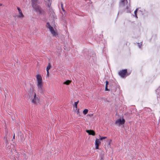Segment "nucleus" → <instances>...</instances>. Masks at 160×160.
Instances as JSON below:
<instances>
[{
	"instance_id": "obj_9",
	"label": "nucleus",
	"mask_w": 160,
	"mask_h": 160,
	"mask_svg": "<svg viewBox=\"0 0 160 160\" xmlns=\"http://www.w3.org/2000/svg\"><path fill=\"white\" fill-rule=\"evenodd\" d=\"M127 72V69H124L123 70H122L121 71H120L119 72V74L120 76L121 77H124L126 73Z\"/></svg>"
},
{
	"instance_id": "obj_23",
	"label": "nucleus",
	"mask_w": 160,
	"mask_h": 160,
	"mask_svg": "<svg viewBox=\"0 0 160 160\" xmlns=\"http://www.w3.org/2000/svg\"><path fill=\"white\" fill-rule=\"evenodd\" d=\"M78 102H79V101H77L76 102H75L74 103H76L77 104H78Z\"/></svg>"
},
{
	"instance_id": "obj_4",
	"label": "nucleus",
	"mask_w": 160,
	"mask_h": 160,
	"mask_svg": "<svg viewBox=\"0 0 160 160\" xmlns=\"http://www.w3.org/2000/svg\"><path fill=\"white\" fill-rule=\"evenodd\" d=\"M99 138H96L95 141V145L96 147V149H99V146L101 143L100 141H102L103 139H106L107 137H101L99 136Z\"/></svg>"
},
{
	"instance_id": "obj_5",
	"label": "nucleus",
	"mask_w": 160,
	"mask_h": 160,
	"mask_svg": "<svg viewBox=\"0 0 160 160\" xmlns=\"http://www.w3.org/2000/svg\"><path fill=\"white\" fill-rule=\"evenodd\" d=\"M18 13L16 15V17L18 19H22L24 16L23 14L21 9L19 7H17Z\"/></svg>"
},
{
	"instance_id": "obj_8",
	"label": "nucleus",
	"mask_w": 160,
	"mask_h": 160,
	"mask_svg": "<svg viewBox=\"0 0 160 160\" xmlns=\"http://www.w3.org/2000/svg\"><path fill=\"white\" fill-rule=\"evenodd\" d=\"M50 17L53 20H54L57 19V16L55 13L53 11H50Z\"/></svg>"
},
{
	"instance_id": "obj_19",
	"label": "nucleus",
	"mask_w": 160,
	"mask_h": 160,
	"mask_svg": "<svg viewBox=\"0 0 160 160\" xmlns=\"http://www.w3.org/2000/svg\"><path fill=\"white\" fill-rule=\"evenodd\" d=\"M74 106L75 107L76 109H77V104L76 103H74Z\"/></svg>"
},
{
	"instance_id": "obj_10",
	"label": "nucleus",
	"mask_w": 160,
	"mask_h": 160,
	"mask_svg": "<svg viewBox=\"0 0 160 160\" xmlns=\"http://www.w3.org/2000/svg\"><path fill=\"white\" fill-rule=\"evenodd\" d=\"M86 132L89 135H92V136L95 135V132L93 130H86Z\"/></svg>"
},
{
	"instance_id": "obj_18",
	"label": "nucleus",
	"mask_w": 160,
	"mask_h": 160,
	"mask_svg": "<svg viewBox=\"0 0 160 160\" xmlns=\"http://www.w3.org/2000/svg\"><path fill=\"white\" fill-rule=\"evenodd\" d=\"M87 115L89 117H91L93 115V114H88Z\"/></svg>"
},
{
	"instance_id": "obj_14",
	"label": "nucleus",
	"mask_w": 160,
	"mask_h": 160,
	"mask_svg": "<svg viewBox=\"0 0 160 160\" xmlns=\"http://www.w3.org/2000/svg\"><path fill=\"white\" fill-rule=\"evenodd\" d=\"M32 6L34 4H37V0H32Z\"/></svg>"
},
{
	"instance_id": "obj_17",
	"label": "nucleus",
	"mask_w": 160,
	"mask_h": 160,
	"mask_svg": "<svg viewBox=\"0 0 160 160\" xmlns=\"http://www.w3.org/2000/svg\"><path fill=\"white\" fill-rule=\"evenodd\" d=\"M105 91H108L109 90L108 88V86H105Z\"/></svg>"
},
{
	"instance_id": "obj_25",
	"label": "nucleus",
	"mask_w": 160,
	"mask_h": 160,
	"mask_svg": "<svg viewBox=\"0 0 160 160\" xmlns=\"http://www.w3.org/2000/svg\"><path fill=\"white\" fill-rule=\"evenodd\" d=\"M77 114H78L79 113V109L78 110L77 112Z\"/></svg>"
},
{
	"instance_id": "obj_20",
	"label": "nucleus",
	"mask_w": 160,
	"mask_h": 160,
	"mask_svg": "<svg viewBox=\"0 0 160 160\" xmlns=\"http://www.w3.org/2000/svg\"><path fill=\"white\" fill-rule=\"evenodd\" d=\"M106 84L105 86H108V81H106Z\"/></svg>"
},
{
	"instance_id": "obj_16",
	"label": "nucleus",
	"mask_w": 160,
	"mask_h": 160,
	"mask_svg": "<svg viewBox=\"0 0 160 160\" xmlns=\"http://www.w3.org/2000/svg\"><path fill=\"white\" fill-rule=\"evenodd\" d=\"M138 11V9H137L134 11V14L135 15V17L137 18L138 17L137 16V12Z\"/></svg>"
},
{
	"instance_id": "obj_2",
	"label": "nucleus",
	"mask_w": 160,
	"mask_h": 160,
	"mask_svg": "<svg viewBox=\"0 0 160 160\" xmlns=\"http://www.w3.org/2000/svg\"><path fill=\"white\" fill-rule=\"evenodd\" d=\"M37 86L38 91L42 92L43 91V82L42 77L40 74H38L36 76Z\"/></svg>"
},
{
	"instance_id": "obj_1",
	"label": "nucleus",
	"mask_w": 160,
	"mask_h": 160,
	"mask_svg": "<svg viewBox=\"0 0 160 160\" xmlns=\"http://www.w3.org/2000/svg\"><path fill=\"white\" fill-rule=\"evenodd\" d=\"M47 28L48 29L52 36L57 37L58 36V32L56 28V26L54 24H51L49 22L47 23Z\"/></svg>"
},
{
	"instance_id": "obj_7",
	"label": "nucleus",
	"mask_w": 160,
	"mask_h": 160,
	"mask_svg": "<svg viewBox=\"0 0 160 160\" xmlns=\"http://www.w3.org/2000/svg\"><path fill=\"white\" fill-rule=\"evenodd\" d=\"M32 7L36 12L40 13L41 12V8L37 5V4L36 5L34 4L33 5Z\"/></svg>"
},
{
	"instance_id": "obj_22",
	"label": "nucleus",
	"mask_w": 160,
	"mask_h": 160,
	"mask_svg": "<svg viewBox=\"0 0 160 160\" xmlns=\"http://www.w3.org/2000/svg\"><path fill=\"white\" fill-rule=\"evenodd\" d=\"M47 71V76L48 77L49 76V71Z\"/></svg>"
},
{
	"instance_id": "obj_3",
	"label": "nucleus",
	"mask_w": 160,
	"mask_h": 160,
	"mask_svg": "<svg viewBox=\"0 0 160 160\" xmlns=\"http://www.w3.org/2000/svg\"><path fill=\"white\" fill-rule=\"evenodd\" d=\"M32 93L31 95L30 99L31 102L35 105H38L39 103V99L36 96V93L33 92V88H31L30 89V94Z\"/></svg>"
},
{
	"instance_id": "obj_11",
	"label": "nucleus",
	"mask_w": 160,
	"mask_h": 160,
	"mask_svg": "<svg viewBox=\"0 0 160 160\" xmlns=\"http://www.w3.org/2000/svg\"><path fill=\"white\" fill-rule=\"evenodd\" d=\"M107 142H108V143L107 146V148H106V149L111 148V143L112 142V140L110 139L109 140H107Z\"/></svg>"
},
{
	"instance_id": "obj_21",
	"label": "nucleus",
	"mask_w": 160,
	"mask_h": 160,
	"mask_svg": "<svg viewBox=\"0 0 160 160\" xmlns=\"http://www.w3.org/2000/svg\"><path fill=\"white\" fill-rule=\"evenodd\" d=\"M62 11H63L64 12H65V10H64V8H63V6H62Z\"/></svg>"
},
{
	"instance_id": "obj_26",
	"label": "nucleus",
	"mask_w": 160,
	"mask_h": 160,
	"mask_svg": "<svg viewBox=\"0 0 160 160\" xmlns=\"http://www.w3.org/2000/svg\"><path fill=\"white\" fill-rule=\"evenodd\" d=\"M14 137H15V135H14V136L13 137V138L14 139Z\"/></svg>"
},
{
	"instance_id": "obj_15",
	"label": "nucleus",
	"mask_w": 160,
	"mask_h": 160,
	"mask_svg": "<svg viewBox=\"0 0 160 160\" xmlns=\"http://www.w3.org/2000/svg\"><path fill=\"white\" fill-rule=\"evenodd\" d=\"M88 109H84L83 111V113L85 115L87 114L88 113Z\"/></svg>"
},
{
	"instance_id": "obj_13",
	"label": "nucleus",
	"mask_w": 160,
	"mask_h": 160,
	"mask_svg": "<svg viewBox=\"0 0 160 160\" xmlns=\"http://www.w3.org/2000/svg\"><path fill=\"white\" fill-rule=\"evenodd\" d=\"M51 65L50 63H49L48 64V66H47L46 68V70L47 71H48L51 68Z\"/></svg>"
},
{
	"instance_id": "obj_24",
	"label": "nucleus",
	"mask_w": 160,
	"mask_h": 160,
	"mask_svg": "<svg viewBox=\"0 0 160 160\" xmlns=\"http://www.w3.org/2000/svg\"><path fill=\"white\" fill-rule=\"evenodd\" d=\"M78 102H79V101H77L76 102H75L74 103H76L77 104H78Z\"/></svg>"
},
{
	"instance_id": "obj_12",
	"label": "nucleus",
	"mask_w": 160,
	"mask_h": 160,
	"mask_svg": "<svg viewBox=\"0 0 160 160\" xmlns=\"http://www.w3.org/2000/svg\"><path fill=\"white\" fill-rule=\"evenodd\" d=\"M71 82V81L68 80L66 81L65 82H64L63 84H64L68 85Z\"/></svg>"
},
{
	"instance_id": "obj_6",
	"label": "nucleus",
	"mask_w": 160,
	"mask_h": 160,
	"mask_svg": "<svg viewBox=\"0 0 160 160\" xmlns=\"http://www.w3.org/2000/svg\"><path fill=\"white\" fill-rule=\"evenodd\" d=\"M125 122V120L123 118H120L116 121L115 123L118 125H120L123 124Z\"/></svg>"
}]
</instances>
